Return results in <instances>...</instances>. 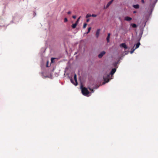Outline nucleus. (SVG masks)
Segmentation results:
<instances>
[{"label":"nucleus","instance_id":"1","mask_svg":"<svg viewBox=\"0 0 158 158\" xmlns=\"http://www.w3.org/2000/svg\"><path fill=\"white\" fill-rule=\"evenodd\" d=\"M116 71V69L115 68L113 69L109 73H106L103 76V79L105 82L103 83L104 84L105 83L108 82L112 78L111 77Z\"/></svg>","mask_w":158,"mask_h":158},{"label":"nucleus","instance_id":"2","mask_svg":"<svg viewBox=\"0 0 158 158\" xmlns=\"http://www.w3.org/2000/svg\"><path fill=\"white\" fill-rule=\"evenodd\" d=\"M81 92L82 94L86 96H87L89 93V91L85 87H82L81 88Z\"/></svg>","mask_w":158,"mask_h":158},{"label":"nucleus","instance_id":"3","mask_svg":"<svg viewBox=\"0 0 158 158\" xmlns=\"http://www.w3.org/2000/svg\"><path fill=\"white\" fill-rule=\"evenodd\" d=\"M74 78L75 82V83L73 82V80L72 79H71V81L72 83L73 84L75 85L76 86L77 85V75L76 74H74Z\"/></svg>","mask_w":158,"mask_h":158},{"label":"nucleus","instance_id":"4","mask_svg":"<svg viewBox=\"0 0 158 158\" xmlns=\"http://www.w3.org/2000/svg\"><path fill=\"white\" fill-rule=\"evenodd\" d=\"M114 0H111L107 4V5H106V6L104 7V9H105L107 8L109 6L112 4V3Z\"/></svg>","mask_w":158,"mask_h":158},{"label":"nucleus","instance_id":"5","mask_svg":"<svg viewBox=\"0 0 158 158\" xmlns=\"http://www.w3.org/2000/svg\"><path fill=\"white\" fill-rule=\"evenodd\" d=\"M106 53V52L105 51H102L98 55V57L99 58H101Z\"/></svg>","mask_w":158,"mask_h":158},{"label":"nucleus","instance_id":"6","mask_svg":"<svg viewBox=\"0 0 158 158\" xmlns=\"http://www.w3.org/2000/svg\"><path fill=\"white\" fill-rule=\"evenodd\" d=\"M120 46L121 48H123L126 49L127 48V46L125 43H122L120 44Z\"/></svg>","mask_w":158,"mask_h":158},{"label":"nucleus","instance_id":"7","mask_svg":"<svg viewBox=\"0 0 158 158\" xmlns=\"http://www.w3.org/2000/svg\"><path fill=\"white\" fill-rule=\"evenodd\" d=\"M100 31V29H98L96 31V36L97 38H98L99 36Z\"/></svg>","mask_w":158,"mask_h":158},{"label":"nucleus","instance_id":"8","mask_svg":"<svg viewBox=\"0 0 158 158\" xmlns=\"http://www.w3.org/2000/svg\"><path fill=\"white\" fill-rule=\"evenodd\" d=\"M124 19L125 20L127 21H130L132 19V18L131 17L128 16H126L125 17Z\"/></svg>","mask_w":158,"mask_h":158},{"label":"nucleus","instance_id":"9","mask_svg":"<svg viewBox=\"0 0 158 158\" xmlns=\"http://www.w3.org/2000/svg\"><path fill=\"white\" fill-rule=\"evenodd\" d=\"M110 34L109 33L108 34V35L106 38V40L107 43H109L110 42Z\"/></svg>","mask_w":158,"mask_h":158},{"label":"nucleus","instance_id":"10","mask_svg":"<svg viewBox=\"0 0 158 158\" xmlns=\"http://www.w3.org/2000/svg\"><path fill=\"white\" fill-rule=\"evenodd\" d=\"M139 5L138 4L133 5V7L135 9H138L139 8Z\"/></svg>","mask_w":158,"mask_h":158},{"label":"nucleus","instance_id":"11","mask_svg":"<svg viewBox=\"0 0 158 158\" xmlns=\"http://www.w3.org/2000/svg\"><path fill=\"white\" fill-rule=\"evenodd\" d=\"M140 44L139 42L136 45V47H135V49H136L138 48L139 47Z\"/></svg>","mask_w":158,"mask_h":158},{"label":"nucleus","instance_id":"12","mask_svg":"<svg viewBox=\"0 0 158 158\" xmlns=\"http://www.w3.org/2000/svg\"><path fill=\"white\" fill-rule=\"evenodd\" d=\"M131 25L133 28H136V27H137L135 23H131Z\"/></svg>","mask_w":158,"mask_h":158},{"label":"nucleus","instance_id":"13","mask_svg":"<svg viewBox=\"0 0 158 158\" xmlns=\"http://www.w3.org/2000/svg\"><path fill=\"white\" fill-rule=\"evenodd\" d=\"M77 25V24L75 23L73 24L72 27L73 28H76Z\"/></svg>","mask_w":158,"mask_h":158},{"label":"nucleus","instance_id":"14","mask_svg":"<svg viewBox=\"0 0 158 158\" xmlns=\"http://www.w3.org/2000/svg\"><path fill=\"white\" fill-rule=\"evenodd\" d=\"M91 16V15L89 14H88L86 15L85 17L86 18H88L89 17Z\"/></svg>","mask_w":158,"mask_h":158},{"label":"nucleus","instance_id":"15","mask_svg":"<svg viewBox=\"0 0 158 158\" xmlns=\"http://www.w3.org/2000/svg\"><path fill=\"white\" fill-rule=\"evenodd\" d=\"M118 61H117V62H116L115 63H114V67H116V66H117V64H118Z\"/></svg>","mask_w":158,"mask_h":158},{"label":"nucleus","instance_id":"16","mask_svg":"<svg viewBox=\"0 0 158 158\" xmlns=\"http://www.w3.org/2000/svg\"><path fill=\"white\" fill-rule=\"evenodd\" d=\"M80 18V17L78 19H77V20L76 21V23H76L77 24H78V22H79V19Z\"/></svg>","mask_w":158,"mask_h":158},{"label":"nucleus","instance_id":"17","mask_svg":"<svg viewBox=\"0 0 158 158\" xmlns=\"http://www.w3.org/2000/svg\"><path fill=\"white\" fill-rule=\"evenodd\" d=\"M87 25V23H84V25H83V28H85L86 27Z\"/></svg>","mask_w":158,"mask_h":158},{"label":"nucleus","instance_id":"18","mask_svg":"<svg viewBox=\"0 0 158 158\" xmlns=\"http://www.w3.org/2000/svg\"><path fill=\"white\" fill-rule=\"evenodd\" d=\"M55 59V58H52L51 59V63H53V60Z\"/></svg>","mask_w":158,"mask_h":158},{"label":"nucleus","instance_id":"19","mask_svg":"<svg viewBox=\"0 0 158 158\" xmlns=\"http://www.w3.org/2000/svg\"><path fill=\"white\" fill-rule=\"evenodd\" d=\"M64 21L65 23L66 22L68 21V19L67 18H65L64 19Z\"/></svg>","mask_w":158,"mask_h":158},{"label":"nucleus","instance_id":"20","mask_svg":"<svg viewBox=\"0 0 158 158\" xmlns=\"http://www.w3.org/2000/svg\"><path fill=\"white\" fill-rule=\"evenodd\" d=\"M97 16V15L95 14H92L91 15V16L93 17H96Z\"/></svg>","mask_w":158,"mask_h":158},{"label":"nucleus","instance_id":"21","mask_svg":"<svg viewBox=\"0 0 158 158\" xmlns=\"http://www.w3.org/2000/svg\"><path fill=\"white\" fill-rule=\"evenodd\" d=\"M89 89L91 90V92H92V93H93L94 92V90H93V89H92L90 88H89Z\"/></svg>","mask_w":158,"mask_h":158},{"label":"nucleus","instance_id":"22","mask_svg":"<svg viewBox=\"0 0 158 158\" xmlns=\"http://www.w3.org/2000/svg\"><path fill=\"white\" fill-rule=\"evenodd\" d=\"M135 49H132L131 51V53H132L134 52V51Z\"/></svg>","mask_w":158,"mask_h":158},{"label":"nucleus","instance_id":"23","mask_svg":"<svg viewBox=\"0 0 158 158\" xmlns=\"http://www.w3.org/2000/svg\"><path fill=\"white\" fill-rule=\"evenodd\" d=\"M91 29V27H89L88 28V31H90Z\"/></svg>","mask_w":158,"mask_h":158},{"label":"nucleus","instance_id":"24","mask_svg":"<svg viewBox=\"0 0 158 158\" xmlns=\"http://www.w3.org/2000/svg\"><path fill=\"white\" fill-rule=\"evenodd\" d=\"M72 17H73V19H76V16L75 15H73V16Z\"/></svg>","mask_w":158,"mask_h":158},{"label":"nucleus","instance_id":"25","mask_svg":"<svg viewBox=\"0 0 158 158\" xmlns=\"http://www.w3.org/2000/svg\"><path fill=\"white\" fill-rule=\"evenodd\" d=\"M68 14L69 15H70L71 14V12L70 11H69L68 12Z\"/></svg>","mask_w":158,"mask_h":158},{"label":"nucleus","instance_id":"26","mask_svg":"<svg viewBox=\"0 0 158 158\" xmlns=\"http://www.w3.org/2000/svg\"><path fill=\"white\" fill-rule=\"evenodd\" d=\"M141 2L142 3H144V0H141Z\"/></svg>","mask_w":158,"mask_h":158},{"label":"nucleus","instance_id":"27","mask_svg":"<svg viewBox=\"0 0 158 158\" xmlns=\"http://www.w3.org/2000/svg\"><path fill=\"white\" fill-rule=\"evenodd\" d=\"M89 19H88L86 20V22H89Z\"/></svg>","mask_w":158,"mask_h":158},{"label":"nucleus","instance_id":"28","mask_svg":"<svg viewBox=\"0 0 158 158\" xmlns=\"http://www.w3.org/2000/svg\"><path fill=\"white\" fill-rule=\"evenodd\" d=\"M136 13V11H133V13Z\"/></svg>","mask_w":158,"mask_h":158},{"label":"nucleus","instance_id":"29","mask_svg":"<svg viewBox=\"0 0 158 158\" xmlns=\"http://www.w3.org/2000/svg\"><path fill=\"white\" fill-rule=\"evenodd\" d=\"M90 31H88L87 32V33L88 34V33Z\"/></svg>","mask_w":158,"mask_h":158},{"label":"nucleus","instance_id":"30","mask_svg":"<svg viewBox=\"0 0 158 158\" xmlns=\"http://www.w3.org/2000/svg\"><path fill=\"white\" fill-rule=\"evenodd\" d=\"M158 0H156L155 3H156Z\"/></svg>","mask_w":158,"mask_h":158},{"label":"nucleus","instance_id":"31","mask_svg":"<svg viewBox=\"0 0 158 158\" xmlns=\"http://www.w3.org/2000/svg\"><path fill=\"white\" fill-rule=\"evenodd\" d=\"M158 0H156L155 3H156Z\"/></svg>","mask_w":158,"mask_h":158}]
</instances>
